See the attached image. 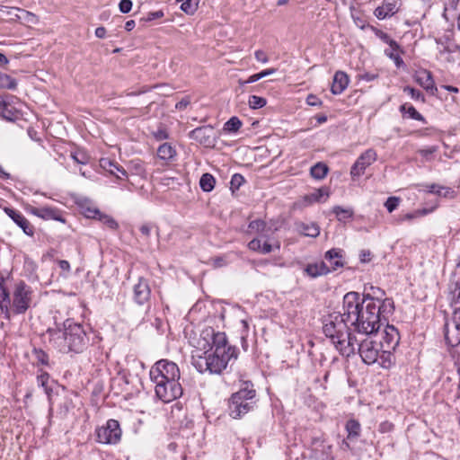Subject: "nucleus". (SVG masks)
Returning <instances> with one entry per match:
<instances>
[{
    "instance_id": "f257e3e1",
    "label": "nucleus",
    "mask_w": 460,
    "mask_h": 460,
    "mask_svg": "<svg viewBox=\"0 0 460 460\" xmlns=\"http://www.w3.org/2000/svg\"><path fill=\"white\" fill-rule=\"evenodd\" d=\"M379 308L375 298L358 292H347V323H350L349 332L357 336H372L383 325V318L377 316Z\"/></svg>"
},
{
    "instance_id": "f03ea898",
    "label": "nucleus",
    "mask_w": 460,
    "mask_h": 460,
    "mask_svg": "<svg viewBox=\"0 0 460 460\" xmlns=\"http://www.w3.org/2000/svg\"><path fill=\"white\" fill-rule=\"evenodd\" d=\"M215 339L216 348L213 352L205 358L196 355L194 357V367L200 373L208 371L211 374H220L232 358H237L236 349L228 345L224 332H218Z\"/></svg>"
},
{
    "instance_id": "7ed1b4c3",
    "label": "nucleus",
    "mask_w": 460,
    "mask_h": 460,
    "mask_svg": "<svg viewBox=\"0 0 460 460\" xmlns=\"http://www.w3.org/2000/svg\"><path fill=\"white\" fill-rule=\"evenodd\" d=\"M256 391L253 385L244 382L242 387L232 394L228 402V412L233 419H241L256 406Z\"/></svg>"
},
{
    "instance_id": "20e7f679",
    "label": "nucleus",
    "mask_w": 460,
    "mask_h": 460,
    "mask_svg": "<svg viewBox=\"0 0 460 460\" xmlns=\"http://www.w3.org/2000/svg\"><path fill=\"white\" fill-rule=\"evenodd\" d=\"M347 349H350L353 356L357 350L361 360L367 365L378 361L382 349L378 342L372 340V336H357L353 332L347 333Z\"/></svg>"
},
{
    "instance_id": "39448f33",
    "label": "nucleus",
    "mask_w": 460,
    "mask_h": 460,
    "mask_svg": "<svg viewBox=\"0 0 460 460\" xmlns=\"http://www.w3.org/2000/svg\"><path fill=\"white\" fill-rule=\"evenodd\" d=\"M64 332L49 330V332L51 339L56 341L63 338L68 350L75 351L76 353L82 352L86 347L88 341L86 332L83 326L71 320H66L64 323Z\"/></svg>"
},
{
    "instance_id": "423d86ee",
    "label": "nucleus",
    "mask_w": 460,
    "mask_h": 460,
    "mask_svg": "<svg viewBox=\"0 0 460 460\" xmlns=\"http://www.w3.org/2000/svg\"><path fill=\"white\" fill-rule=\"evenodd\" d=\"M32 301V289L24 282H19L15 285L11 304L9 306L10 314H24L31 306Z\"/></svg>"
},
{
    "instance_id": "0eeeda50",
    "label": "nucleus",
    "mask_w": 460,
    "mask_h": 460,
    "mask_svg": "<svg viewBox=\"0 0 460 460\" xmlns=\"http://www.w3.org/2000/svg\"><path fill=\"white\" fill-rule=\"evenodd\" d=\"M149 376L151 381L157 384L164 381L179 380L181 374L178 366L174 362L161 359L151 367Z\"/></svg>"
},
{
    "instance_id": "6e6552de",
    "label": "nucleus",
    "mask_w": 460,
    "mask_h": 460,
    "mask_svg": "<svg viewBox=\"0 0 460 460\" xmlns=\"http://www.w3.org/2000/svg\"><path fill=\"white\" fill-rule=\"evenodd\" d=\"M345 328V323L343 320V316H336L335 321H331L328 323H325L323 326V332L325 335L331 339L333 345L336 349L343 354L344 345H343V331Z\"/></svg>"
},
{
    "instance_id": "1a4fd4ad",
    "label": "nucleus",
    "mask_w": 460,
    "mask_h": 460,
    "mask_svg": "<svg viewBox=\"0 0 460 460\" xmlns=\"http://www.w3.org/2000/svg\"><path fill=\"white\" fill-rule=\"evenodd\" d=\"M155 395L164 402H170L182 394V387L179 380L164 381L155 384Z\"/></svg>"
},
{
    "instance_id": "9d476101",
    "label": "nucleus",
    "mask_w": 460,
    "mask_h": 460,
    "mask_svg": "<svg viewBox=\"0 0 460 460\" xmlns=\"http://www.w3.org/2000/svg\"><path fill=\"white\" fill-rule=\"evenodd\" d=\"M97 441L102 444H116L120 440L121 429L116 420H109L104 426L96 429Z\"/></svg>"
},
{
    "instance_id": "9b49d317",
    "label": "nucleus",
    "mask_w": 460,
    "mask_h": 460,
    "mask_svg": "<svg viewBox=\"0 0 460 460\" xmlns=\"http://www.w3.org/2000/svg\"><path fill=\"white\" fill-rule=\"evenodd\" d=\"M219 332H215L212 328H208L204 330L201 332L200 338L198 341V345L196 349L192 351V365L194 366V357L199 356L200 358H205L212 349L216 348V336Z\"/></svg>"
},
{
    "instance_id": "f8f14e48",
    "label": "nucleus",
    "mask_w": 460,
    "mask_h": 460,
    "mask_svg": "<svg viewBox=\"0 0 460 460\" xmlns=\"http://www.w3.org/2000/svg\"><path fill=\"white\" fill-rule=\"evenodd\" d=\"M400 335L398 330L394 325H389L386 323L382 339L378 342L382 349L394 350L399 344Z\"/></svg>"
},
{
    "instance_id": "ddd939ff",
    "label": "nucleus",
    "mask_w": 460,
    "mask_h": 460,
    "mask_svg": "<svg viewBox=\"0 0 460 460\" xmlns=\"http://www.w3.org/2000/svg\"><path fill=\"white\" fill-rule=\"evenodd\" d=\"M376 159V154L374 150L368 149L363 153L355 162L350 170L352 179L362 175L367 166L374 163Z\"/></svg>"
},
{
    "instance_id": "4468645a",
    "label": "nucleus",
    "mask_w": 460,
    "mask_h": 460,
    "mask_svg": "<svg viewBox=\"0 0 460 460\" xmlns=\"http://www.w3.org/2000/svg\"><path fill=\"white\" fill-rule=\"evenodd\" d=\"M213 133L214 129L212 127L204 126L191 130L189 133V136L191 139H194L202 145L210 146L214 141Z\"/></svg>"
},
{
    "instance_id": "2eb2a0df",
    "label": "nucleus",
    "mask_w": 460,
    "mask_h": 460,
    "mask_svg": "<svg viewBox=\"0 0 460 460\" xmlns=\"http://www.w3.org/2000/svg\"><path fill=\"white\" fill-rule=\"evenodd\" d=\"M444 335L449 346H458L460 344V325L451 320H447L444 326Z\"/></svg>"
},
{
    "instance_id": "dca6fc26",
    "label": "nucleus",
    "mask_w": 460,
    "mask_h": 460,
    "mask_svg": "<svg viewBox=\"0 0 460 460\" xmlns=\"http://www.w3.org/2000/svg\"><path fill=\"white\" fill-rule=\"evenodd\" d=\"M415 81L427 92L432 95H436L438 88L435 85L432 75L428 70H420L415 74Z\"/></svg>"
},
{
    "instance_id": "f3484780",
    "label": "nucleus",
    "mask_w": 460,
    "mask_h": 460,
    "mask_svg": "<svg viewBox=\"0 0 460 460\" xmlns=\"http://www.w3.org/2000/svg\"><path fill=\"white\" fill-rule=\"evenodd\" d=\"M4 212L23 230L27 235L33 234V227L21 212L10 208H4Z\"/></svg>"
},
{
    "instance_id": "a211bd4d",
    "label": "nucleus",
    "mask_w": 460,
    "mask_h": 460,
    "mask_svg": "<svg viewBox=\"0 0 460 460\" xmlns=\"http://www.w3.org/2000/svg\"><path fill=\"white\" fill-rule=\"evenodd\" d=\"M150 288L147 281L142 278L134 286V299L138 305H144L150 297Z\"/></svg>"
},
{
    "instance_id": "6ab92c4d",
    "label": "nucleus",
    "mask_w": 460,
    "mask_h": 460,
    "mask_svg": "<svg viewBox=\"0 0 460 460\" xmlns=\"http://www.w3.org/2000/svg\"><path fill=\"white\" fill-rule=\"evenodd\" d=\"M399 11V7L397 5V2L395 0L387 1L385 0L382 4L377 6L374 12L376 18L380 20H384L385 18L391 17Z\"/></svg>"
},
{
    "instance_id": "aec40b11",
    "label": "nucleus",
    "mask_w": 460,
    "mask_h": 460,
    "mask_svg": "<svg viewBox=\"0 0 460 460\" xmlns=\"http://www.w3.org/2000/svg\"><path fill=\"white\" fill-rule=\"evenodd\" d=\"M375 305L379 308L377 316L383 318V324L387 323L388 315L393 314L394 311V301L391 298H385L383 300L375 299Z\"/></svg>"
},
{
    "instance_id": "412c9836",
    "label": "nucleus",
    "mask_w": 460,
    "mask_h": 460,
    "mask_svg": "<svg viewBox=\"0 0 460 460\" xmlns=\"http://www.w3.org/2000/svg\"><path fill=\"white\" fill-rule=\"evenodd\" d=\"M30 213L35 215L38 217L49 220V219H54L58 221H62L58 211L57 209L49 208V207H40V208H35L31 207L29 209Z\"/></svg>"
},
{
    "instance_id": "4be33fe9",
    "label": "nucleus",
    "mask_w": 460,
    "mask_h": 460,
    "mask_svg": "<svg viewBox=\"0 0 460 460\" xmlns=\"http://www.w3.org/2000/svg\"><path fill=\"white\" fill-rule=\"evenodd\" d=\"M341 251H337L336 249L330 250L325 254L324 262H327V271L336 270L339 267H342L343 263L341 261Z\"/></svg>"
},
{
    "instance_id": "5701e85b",
    "label": "nucleus",
    "mask_w": 460,
    "mask_h": 460,
    "mask_svg": "<svg viewBox=\"0 0 460 460\" xmlns=\"http://www.w3.org/2000/svg\"><path fill=\"white\" fill-rule=\"evenodd\" d=\"M28 357L32 365L37 367L49 365V356L41 349L33 348L31 351L28 353Z\"/></svg>"
},
{
    "instance_id": "b1692460",
    "label": "nucleus",
    "mask_w": 460,
    "mask_h": 460,
    "mask_svg": "<svg viewBox=\"0 0 460 460\" xmlns=\"http://www.w3.org/2000/svg\"><path fill=\"white\" fill-rule=\"evenodd\" d=\"M248 247L250 250L258 252L262 254H268L272 252L273 245L270 244L267 240L262 242L261 238H254L249 243Z\"/></svg>"
},
{
    "instance_id": "393cba45",
    "label": "nucleus",
    "mask_w": 460,
    "mask_h": 460,
    "mask_svg": "<svg viewBox=\"0 0 460 460\" xmlns=\"http://www.w3.org/2000/svg\"><path fill=\"white\" fill-rule=\"evenodd\" d=\"M296 229L299 234L309 237H316L320 234V228L314 223H296Z\"/></svg>"
},
{
    "instance_id": "a878e982",
    "label": "nucleus",
    "mask_w": 460,
    "mask_h": 460,
    "mask_svg": "<svg viewBox=\"0 0 460 460\" xmlns=\"http://www.w3.org/2000/svg\"><path fill=\"white\" fill-rule=\"evenodd\" d=\"M13 12L20 13V14L15 13L13 19L20 20L23 23L36 24L38 22L36 15L31 12L20 8H12L11 11L8 12V13L13 14Z\"/></svg>"
},
{
    "instance_id": "bb28decb",
    "label": "nucleus",
    "mask_w": 460,
    "mask_h": 460,
    "mask_svg": "<svg viewBox=\"0 0 460 460\" xmlns=\"http://www.w3.org/2000/svg\"><path fill=\"white\" fill-rule=\"evenodd\" d=\"M451 295V306L453 308L451 321L460 325V290L455 288Z\"/></svg>"
},
{
    "instance_id": "cd10ccee",
    "label": "nucleus",
    "mask_w": 460,
    "mask_h": 460,
    "mask_svg": "<svg viewBox=\"0 0 460 460\" xmlns=\"http://www.w3.org/2000/svg\"><path fill=\"white\" fill-rule=\"evenodd\" d=\"M10 304L11 298L9 296V293L4 287L3 283L0 282V310L8 319L10 318Z\"/></svg>"
},
{
    "instance_id": "c85d7f7f",
    "label": "nucleus",
    "mask_w": 460,
    "mask_h": 460,
    "mask_svg": "<svg viewBox=\"0 0 460 460\" xmlns=\"http://www.w3.org/2000/svg\"><path fill=\"white\" fill-rule=\"evenodd\" d=\"M327 262L320 261L314 264H308L305 268V272L313 278H316L327 274Z\"/></svg>"
},
{
    "instance_id": "c756f323",
    "label": "nucleus",
    "mask_w": 460,
    "mask_h": 460,
    "mask_svg": "<svg viewBox=\"0 0 460 460\" xmlns=\"http://www.w3.org/2000/svg\"><path fill=\"white\" fill-rule=\"evenodd\" d=\"M328 196L329 194L327 192V190L324 188H321L305 196L304 200L305 204H312L314 202H324L327 199Z\"/></svg>"
},
{
    "instance_id": "7c9ffc66",
    "label": "nucleus",
    "mask_w": 460,
    "mask_h": 460,
    "mask_svg": "<svg viewBox=\"0 0 460 460\" xmlns=\"http://www.w3.org/2000/svg\"><path fill=\"white\" fill-rule=\"evenodd\" d=\"M384 40L389 43L392 48L391 51L385 50V54L394 61L395 65L399 67L402 63V59L400 58L396 50L399 49L398 44L394 40H391L386 34L384 35Z\"/></svg>"
},
{
    "instance_id": "2f4dec72",
    "label": "nucleus",
    "mask_w": 460,
    "mask_h": 460,
    "mask_svg": "<svg viewBox=\"0 0 460 460\" xmlns=\"http://www.w3.org/2000/svg\"><path fill=\"white\" fill-rule=\"evenodd\" d=\"M429 187V192L437 194L438 196L454 199L456 197V191L449 187H443L438 184H431Z\"/></svg>"
},
{
    "instance_id": "473e14b6",
    "label": "nucleus",
    "mask_w": 460,
    "mask_h": 460,
    "mask_svg": "<svg viewBox=\"0 0 460 460\" xmlns=\"http://www.w3.org/2000/svg\"><path fill=\"white\" fill-rule=\"evenodd\" d=\"M345 89V73L342 71H338L334 75L333 82L332 84V93L333 94H340Z\"/></svg>"
},
{
    "instance_id": "72a5a7b5",
    "label": "nucleus",
    "mask_w": 460,
    "mask_h": 460,
    "mask_svg": "<svg viewBox=\"0 0 460 460\" xmlns=\"http://www.w3.org/2000/svg\"><path fill=\"white\" fill-rule=\"evenodd\" d=\"M50 382V376L47 372L42 371L40 369L37 374V384L39 386L42 387L44 389V392L50 399V394L52 392V389L49 385Z\"/></svg>"
},
{
    "instance_id": "f704fd0d",
    "label": "nucleus",
    "mask_w": 460,
    "mask_h": 460,
    "mask_svg": "<svg viewBox=\"0 0 460 460\" xmlns=\"http://www.w3.org/2000/svg\"><path fill=\"white\" fill-rule=\"evenodd\" d=\"M175 155V149L169 143L162 144L157 149V155L162 160H171Z\"/></svg>"
},
{
    "instance_id": "c9c22d12",
    "label": "nucleus",
    "mask_w": 460,
    "mask_h": 460,
    "mask_svg": "<svg viewBox=\"0 0 460 460\" xmlns=\"http://www.w3.org/2000/svg\"><path fill=\"white\" fill-rule=\"evenodd\" d=\"M20 115L21 112L16 107L6 105L0 111V117L7 121H14L19 119Z\"/></svg>"
},
{
    "instance_id": "e433bc0d",
    "label": "nucleus",
    "mask_w": 460,
    "mask_h": 460,
    "mask_svg": "<svg viewBox=\"0 0 460 460\" xmlns=\"http://www.w3.org/2000/svg\"><path fill=\"white\" fill-rule=\"evenodd\" d=\"M92 213L93 217L98 218L108 228L115 230L118 227V223L111 217L103 215L99 210H93Z\"/></svg>"
},
{
    "instance_id": "4c0bfd02",
    "label": "nucleus",
    "mask_w": 460,
    "mask_h": 460,
    "mask_svg": "<svg viewBox=\"0 0 460 460\" xmlns=\"http://www.w3.org/2000/svg\"><path fill=\"white\" fill-rule=\"evenodd\" d=\"M248 229L250 233L261 234V237H267V226L263 220L258 219L250 222Z\"/></svg>"
},
{
    "instance_id": "58836bf2",
    "label": "nucleus",
    "mask_w": 460,
    "mask_h": 460,
    "mask_svg": "<svg viewBox=\"0 0 460 460\" xmlns=\"http://www.w3.org/2000/svg\"><path fill=\"white\" fill-rule=\"evenodd\" d=\"M327 172L328 166L323 163H317L310 170L311 176L317 180L323 179L326 176Z\"/></svg>"
},
{
    "instance_id": "ea45409f",
    "label": "nucleus",
    "mask_w": 460,
    "mask_h": 460,
    "mask_svg": "<svg viewBox=\"0 0 460 460\" xmlns=\"http://www.w3.org/2000/svg\"><path fill=\"white\" fill-rule=\"evenodd\" d=\"M216 180L210 173H204L199 180V186L203 191L209 192L215 187Z\"/></svg>"
},
{
    "instance_id": "a19ab883",
    "label": "nucleus",
    "mask_w": 460,
    "mask_h": 460,
    "mask_svg": "<svg viewBox=\"0 0 460 460\" xmlns=\"http://www.w3.org/2000/svg\"><path fill=\"white\" fill-rule=\"evenodd\" d=\"M100 166L110 174L116 176L117 179H121V176L117 174L116 168L118 164L116 162H113L108 158H102L100 160Z\"/></svg>"
},
{
    "instance_id": "79ce46f5",
    "label": "nucleus",
    "mask_w": 460,
    "mask_h": 460,
    "mask_svg": "<svg viewBox=\"0 0 460 460\" xmlns=\"http://www.w3.org/2000/svg\"><path fill=\"white\" fill-rule=\"evenodd\" d=\"M393 351L394 350L380 349L378 360H379V365L382 367L389 368L392 366Z\"/></svg>"
},
{
    "instance_id": "37998d69",
    "label": "nucleus",
    "mask_w": 460,
    "mask_h": 460,
    "mask_svg": "<svg viewBox=\"0 0 460 460\" xmlns=\"http://www.w3.org/2000/svg\"><path fill=\"white\" fill-rule=\"evenodd\" d=\"M17 86V81L9 75L0 72V88L14 90Z\"/></svg>"
},
{
    "instance_id": "c03bdc74",
    "label": "nucleus",
    "mask_w": 460,
    "mask_h": 460,
    "mask_svg": "<svg viewBox=\"0 0 460 460\" xmlns=\"http://www.w3.org/2000/svg\"><path fill=\"white\" fill-rule=\"evenodd\" d=\"M155 228L156 235L158 236L159 235L158 228L155 227L153 224L145 223V224L141 225L139 226L141 239H143L146 243H147V241Z\"/></svg>"
},
{
    "instance_id": "a18cd8bd",
    "label": "nucleus",
    "mask_w": 460,
    "mask_h": 460,
    "mask_svg": "<svg viewBox=\"0 0 460 460\" xmlns=\"http://www.w3.org/2000/svg\"><path fill=\"white\" fill-rule=\"evenodd\" d=\"M243 123L237 117H232L224 125V130L229 133L237 132Z\"/></svg>"
},
{
    "instance_id": "49530a36",
    "label": "nucleus",
    "mask_w": 460,
    "mask_h": 460,
    "mask_svg": "<svg viewBox=\"0 0 460 460\" xmlns=\"http://www.w3.org/2000/svg\"><path fill=\"white\" fill-rule=\"evenodd\" d=\"M401 111L404 113H407L409 117L413 119L424 121L423 116L418 112L412 105L403 104L401 106Z\"/></svg>"
},
{
    "instance_id": "de8ad7c7",
    "label": "nucleus",
    "mask_w": 460,
    "mask_h": 460,
    "mask_svg": "<svg viewBox=\"0 0 460 460\" xmlns=\"http://www.w3.org/2000/svg\"><path fill=\"white\" fill-rule=\"evenodd\" d=\"M347 438L358 437L360 432V424L354 420L347 421Z\"/></svg>"
},
{
    "instance_id": "09e8293b",
    "label": "nucleus",
    "mask_w": 460,
    "mask_h": 460,
    "mask_svg": "<svg viewBox=\"0 0 460 460\" xmlns=\"http://www.w3.org/2000/svg\"><path fill=\"white\" fill-rule=\"evenodd\" d=\"M199 5V0H185L181 3V9L187 14H193Z\"/></svg>"
},
{
    "instance_id": "8fccbe9b",
    "label": "nucleus",
    "mask_w": 460,
    "mask_h": 460,
    "mask_svg": "<svg viewBox=\"0 0 460 460\" xmlns=\"http://www.w3.org/2000/svg\"><path fill=\"white\" fill-rule=\"evenodd\" d=\"M248 103L252 109H260L266 105L267 101L263 97H260L257 95H251L249 97Z\"/></svg>"
},
{
    "instance_id": "3c124183",
    "label": "nucleus",
    "mask_w": 460,
    "mask_h": 460,
    "mask_svg": "<svg viewBox=\"0 0 460 460\" xmlns=\"http://www.w3.org/2000/svg\"><path fill=\"white\" fill-rule=\"evenodd\" d=\"M129 169L137 175H143L145 173V168L140 160L130 161Z\"/></svg>"
},
{
    "instance_id": "603ef678",
    "label": "nucleus",
    "mask_w": 460,
    "mask_h": 460,
    "mask_svg": "<svg viewBox=\"0 0 460 460\" xmlns=\"http://www.w3.org/2000/svg\"><path fill=\"white\" fill-rule=\"evenodd\" d=\"M400 198L398 197H389L385 203V207L386 208V209L388 210L389 213H392L394 210H395L398 206H399V203H400Z\"/></svg>"
},
{
    "instance_id": "864d4df0",
    "label": "nucleus",
    "mask_w": 460,
    "mask_h": 460,
    "mask_svg": "<svg viewBox=\"0 0 460 460\" xmlns=\"http://www.w3.org/2000/svg\"><path fill=\"white\" fill-rule=\"evenodd\" d=\"M403 92L405 93H407L408 95H410L414 100H417V101L420 100L421 102H424L423 94L421 93V92H420L419 90H417L415 88L406 86V87H404Z\"/></svg>"
},
{
    "instance_id": "5fc2aeb1",
    "label": "nucleus",
    "mask_w": 460,
    "mask_h": 460,
    "mask_svg": "<svg viewBox=\"0 0 460 460\" xmlns=\"http://www.w3.org/2000/svg\"><path fill=\"white\" fill-rule=\"evenodd\" d=\"M152 134L158 141L167 139L169 137L166 128L163 127L158 128L156 130L153 131Z\"/></svg>"
},
{
    "instance_id": "6e6d98bb",
    "label": "nucleus",
    "mask_w": 460,
    "mask_h": 460,
    "mask_svg": "<svg viewBox=\"0 0 460 460\" xmlns=\"http://www.w3.org/2000/svg\"><path fill=\"white\" fill-rule=\"evenodd\" d=\"M243 182L244 178L241 174L235 173L232 176L231 179V188L238 190Z\"/></svg>"
},
{
    "instance_id": "4d7b16f0",
    "label": "nucleus",
    "mask_w": 460,
    "mask_h": 460,
    "mask_svg": "<svg viewBox=\"0 0 460 460\" xmlns=\"http://www.w3.org/2000/svg\"><path fill=\"white\" fill-rule=\"evenodd\" d=\"M119 11L123 13H128L132 8L131 0H121L119 4Z\"/></svg>"
},
{
    "instance_id": "13d9d810",
    "label": "nucleus",
    "mask_w": 460,
    "mask_h": 460,
    "mask_svg": "<svg viewBox=\"0 0 460 460\" xmlns=\"http://www.w3.org/2000/svg\"><path fill=\"white\" fill-rule=\"evenodd\" d=\"M459 1L460 0H447L444 6L443 15L446 16V13L449 9L456 11L457 9Z\"/></svg>"
},
{
    "instance_id": "bf43d9fd",
    "label": "nucleus",
    "mask_w": 460,
    "mask_h": 460,
    "mask_svg": "<svg viewBox=\"0 0 460 460\" xmlns=\"http://www.w3.org/2000/svg\"><path fill=\"white\" fill-rule=\"evenodd\" d=\"M351 17H352L354 23L357 27H358L360 29L365 28V26L367 24L366 19L363 17H356L354 14V10L352 8H351Z\"/></svg>"
},
{
    "instance_id": "052dcab7",
    "label": "nucleus",
    "mask_w": 460,
    "mask_h": 460,
    "mask_svg": "<svg viewBox=\"0 0 460 460\" xmlns=\"http://www.w3.org/2000/svg\"><path fill=\"white\" fill-rule=\"evenodd\" d=\"M4 100L7 106L15 107L17 103H20V99L14 95L5 94Z\"/></svg>"
},
{
    "instance_id": "680f3d73",
    "label": "nucleus",
    "mask_w": 460,
    "mask_h": 460,
    "mask_svg": "<svg viewBox=\"0 0 460 460\" xmlns=\"http://www.w3.org/2000/svg\"><path fill=\"white\" fill-rule=\"evenodd\" d=\"M372 259V254L368 250H362L359 253V261L362 263L369 262Z\"/></svg>"
},
{
    "instance_id": "e2e57ef3",
    "label": "nucleus",
    "mask_w": 460,
    "mask_h": 460,
    "mask_svg": "<svg viewBox=\"0 0 460 460\" xmlns=\"http://www.w3.org/2000/svg\"><path fill=\"white\" fill-rule=\"evenodd\" d=\"M254 55H255V58H256L257 61L261 62L263 64L268 63L269 58H268L267 54L264 51H262V50H256Z\"/></svg>"
},
{
    "instance_id": "0e129e2a",
    "label": "nucleus",
    "mask_w": 460,
    "mask_h": 460,
    "mask_svg": "<svg viewBox=\"0 0 460 460\" xmlns=\"http://www.w3.org/2000/svg\"><path fill=\"white\" fill-rule=\"evenodd\" d=\"M306 102L310 106H317L321 103L320 100L313 94H310L306 98Z\"/></svg>"
},
{
    "instance_id": "69168bd1",
    "label": "nucleus",
    "mask_w": 460,
    "mask_h": 460,
    "mask_svg": "<svg viewBox=\"0 0 460 460\" xmlns=\"http://www.w3.org/2000/svg\"><path fill=\"white\" fill-rule=\"evenodd\" d=\"M261 79V75L259 73L257 74H254V75H252L246 81H240V84L241 85H243L245 84H252V83H255L257 82L258 80Z\"/></svg>"
},
{
    "instance_id": "338daca9",
    "label": "nucleus",
    "mask_w": 460,
    "mask_h": 460,
    "mask_svg": "<svg viewBox=\"0 0 460 460\" xmlns=\"http://www.w3.org/2000/svg\"><path fill=\"white\" fill-rule=\"evenodd\" d=\"M437 151H438V147L433 146H429V147L425 148V149H421L419 152H420V154L421 155L427 157L428 155H431V154H433V153H435Z\"/></svg>"
},
{
    "instance_id": "774afa93",
    "label": "nucleus",
    "mask_w": 460,
    "mask_h": 460,
    "mask_svg": "<svg viewBox=\"0 0 460 460\" xmlns=\"http://www.w3.org/2000/svg\"><path fill=\"white\" fill-rule=\"evenodd\" d=\"M190 104V100L188 98H184L178 102L175 105L176 109L181 111L187 108V106Z\"/></svg>"
}]
</instances>
